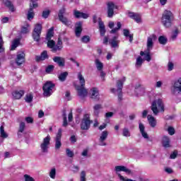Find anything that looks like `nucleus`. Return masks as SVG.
Masks as SVG:
<instances>
[{
	"label": "nucleus",
	"instance_id": "obj_1",
	"mask_svg": "<svg viewBox=\"0 0 181 181\" xmlns=\"http://www.w3.org/2000/svg\"><path fill=\"white\" fill-rule=\"evenodd\" d=\"M78 79L79 80V83L81 84L80 86H76V90L78 91V95L81 98H84V97H87L88 95V90L86 89V79L84 78V76H83V74L79 72L78 74Z\"/></svg>",
	"mask_w": 181,
	"mask_h": 181
},
{
	"label": "nucleus",
	"instance_id": "obj_52",
	"mask_svg": "<svg viewBox=\"0 0 181 181\" xmlns=\"http://www.w3.org/2000/svg\"><path fill=\"white\" fill-rule=\"evenodd\" d=\"M49 15H50V11L45 10L42 11V18H44L45 19H47V18H49Z\"/></svg>",
	"mask_w": 181,
	"mask_h": 181
},
{
	"label": "nucleus",
	"instance_id": "obj_25",
	"mask_svg": "<svg viewBox=\"0 0 181 181\" xmlns=\"http://www.w3.org/2000/svg\"><path fill=\"white\" fill-rule=\"evenodd\" d=\"M25 92L23 90H15L12 93L13 98L15 100H20L24 95Z\"/></svg>",
	"mask_w": 181,
	"mask_h": 181
},
{
	"label": "nucleus",
	"instance_id": "obj_45",
	"mask_svg": "<svg viewBox=\"0 0 181 181\" xmlns=\"http://www.w3.org/2000/svg\"><path fill=\"white\" fill-rule=\"evenodd\" d=\"M67 76H69V73H67V72L62 73L59 76V80H60V81H64L66 80Z\"/></svg>",
	"mask_w": 181,
	"mask_h": 181
},
{
	"label": "nucleus",
	"instance_id": "obj_53",
	"mask_svg": "<svg viewBox=\"0 0 181 181\" xmlns=\"http://www.w3.org/2000/svg\"><path fill=\"white\" fill-rule=\"evenodd\" d=\"M81 42L83 43H88L90 42V37L88 35H85L81 38Z\"/></svg>",
	"mask_w": 181,
	"mask_h": 181
},
{
	"label": "nucleus",
	"instance_id": "obj_21",
	"mask_svg": "<svg viewBox=\"0 0 181 181\" xmlns=\"http://www.w3.org/2000/svg\"><path fill=\"white\" fill-rule=\"evenodd\" d=\"M102 110H103V105L101 104L95 105L93 106V115H95V117H98Z\"/></svg>",
	"mask_w": 181,
	"mask_h": 181
},
{
	"label": "nucleus",
	"instance_id": "obj_30",
	"mask_svg": "<svg viewBox=\"0 0 181 181\" xmlns=\"http://www.w3.org/2000/svg\"><path fill=\"white\" fill-rule=\"evenodd\" d=\"M49 59V55L47 54V51L45 50L42 52L40 56L36 57L37 62H40Z\"/></svg>",
	"mask_w": 181,
	"mask_h": 181
},
{
	"label": "nucleus",
	"instance_id": "obj_51",
	"mask_svg": "<svg viewBox=\"0 0 181 181\" xmlns=\"http://www.w3.org/2000/svg\"><path fill=\"white\" fill-rule=\"evenodd\" d=\"M66 152L68 158H73L74 156V152L70 150V148H66Z\"/></svg>",
	"mask_w": 181,
	"mask_h": 181
},
{
	"label": "nucleus",
	"instance_id": "obj_54",
	"mask_svg": "<svg viewBox=\"0 0 181 181\" xmlns=\"http://www.w3.org/2000/svg\"><path fill=\"white\" fill-rule=\"evenodd\" d=\"M63 117H64V122H63L62 126L67 127L68 123H67V117H66V112H63Z\"/></svg>",
	"mask_w": 181,
	"mask_h": 181
},
{
	"label": "nucleus",
	"instance_id": "obj_39",
	"mask_svg": "<svg viewBox=\"0 0 181 181\" xmlns=\"http://www.w3.org/2000/svg\"><path fill=\"white\" fill-rule=\"evenodd\" d=\"M178 35H179V30L177 28H175L171 33L170 39H172L173 40H176V38L177 37Z\"/></svg>",
	"mask_w": 181,
	"mask_h": 181
},
{
	"label": "nucleus",
	"instance_id": "obj_4",
	"mask_svg": "<svg viewBox=\"0 0 181 181\" xmlns=\"http://www.w3.org/2000/svg\"><path fill=\"white\" fill-rule=\"evenodd\" d=\"M173 13L169 10L164 11L162 16V23L165 28H170L172 22H173Z\"/></svg>",
	"mask_w": 181,
	"mask_h": 181
},
{
	"label": "nucleus",
	"instance_id": "obj_38",
	"mask_svg": "<svg viewBox=\"0 0 181 181\" xmlns=\"http://www.w3.org/2000/svg\"><path fill=\"white\" fill-rule=\"evenodd\" d=\"M19 43H21V40L15 39L11 44V50H15V49L19 46Z\"/></svg>",
	"mask_w": 181,
	"mask_h": 181
},
{
	"label": "nucleus",
	"instance_id": "obj_41",
	"mask_svg": "<svg viewBox=\"0 0 181 181\" xmlns=\"http://www.w3.org/2000/svg\"><path fill=\"white\" fill-rule=\"evenodd\" d=\"M123 136H125L126 138H128L131 136V132H129V129L127 127H124L122 129V133Z\"/></svg>",
	"mask_w": 181,
	"mask_h": 181
},
{
	"label": "nucleus",
	"instance_id": "obj_28",
	"mask_svg": "<svg viewBox=\"0 0 181 181\" xmlns=\"http://www.w3.org/2000/svg\"><path fill=\"white\" fill-rule=\"evenodd\" d=\"M110 45H111L112 47H118V45H119V40H118V36H115L109 40Z\"/></svg>",
	"mask_w": 181,
	"mask_h": 181
},
{
	"label": "nucleus",
	"instance_id": "obj_5",
	"mask_svg": "<svg viewBox=\"0 0 181 181\" xmlns=\"http://www.w3.org/2000/svg\"><path fill=\"white\" fill-rule=\"evenodd\" d=\"M125 80H126L125 77H123L120 80L117 81V90H116L115 88L110 89L111 93H113V94H115V93H117L119 100H122V87L124 86V83H125Z\"/></svg>",
	"mask_w": 181,
	"mask_h": 181
},
{
	"label": "nucleus",
	"instance_id": "obj_22",
	"mask_svg": "<svg viewBox=\"0 0 181 181\" xmlns=\"http://www.w3.org/2000/svg\"><path fill=\"white\" fill-rule=\"evenodd\" d=\"M129 18H131L132 19H134L136 21L137 23H141V15L136 13H132L129 12L128 14Z\"/></svg>",
	"mask_w": 181,
	"mask_h": 181
},
{
	"label": "nucleus",
	"instance_id": "obj_24",
	"mask_svg": "<svg viewBox=\"0 0 181 181\" xmlns=\"http://www.w3.org/2000/svg\"><path fill=\"white\" fill-rule=\"evenodd\" d=\"M147 119L149 125L152 128H155L156 127V119L155 118V117H153L152 115H148L147 116Z\"/></svg>",
	"mask_w": 181,
	"mask_h": 181
},
{
	"label": "nucleus",
	"instance_id": "obj_27",
	"mask_svg": "<svg viewBox=\"0 0 181 181\" xmlns=\"http://www.w3.org/2000/svg\"><path fill=\"white\" fill-rule=\"evenodd\" d=\"M81 26H82L81 22H78L76 25L75 33L77 37H80L81 35V32H83V28H81Z\"/></svg>",
	"mask_w": 181,
	"mask_h": 181
},
{
	"label": "nucleus",
	"instance_id": "obj_44",
	"mask_svg": "<svg viewBox=\"0 0 181 181\" xmlns=\"http://www.w3.org/2000/svg\"><path fill=\"white\" fill-rule=\"evenodd\" d=\"M158 42L160 45H165L168 43V38L163 35H161L158 37Z\"/></svg>",
	"mask_w": 181,
	"mask_h": 181
},
{
	"label": "nucleus",
	"instance_id": "obj_11",
	"mask_svg": "<svg viewBox=\"0 0 181 181\" xmlns=\"http://www.w3.org/2000/svg\"><path fill=\"white\" fill-rule=\"evenodd\" d=\"M171 92L173 94H180L181 93V78H178L174 82L171 87Z\"/></svg>",
	"mask_w": 181,
	"mask_h": 181
},
{
	"label": "nucleus",
	"instance_id": "obj_26",
	"mask_svg": "<svg viewBox=\"0 0 181 181\" xmlns=\"http://www.w3.org/2000/svg\"><path fill=\"white\" fill-rule=\"evenodd\" d=\"M141 56L144 57V62H145V60L146 62H150L151 60H152V57H151V52H149L148 50L145 51V52H140Z\"/></svg>",
	"mask_w": 181,
	"mask_h": 181
},
{
	"label": "nucleus",
	"instance_id": "obj_23",
	"mask_svg": "<svg viewBox=\"0 0 181 181\" xmlns=\"http://www.w3.org/2000/svg\"><path fill=\"white\" fill-rule=\"evenodd\" d=\"M74 15L75 18H82L83 19H87L88 18V16H90L88 14H87L86 13L80 12L77 10H75L74 11Z\"/></svg>",
	"mask_w": 181,
	"mask_h": 181
},
{
	"label": "nucleus",
	"instance_id": "obj_17",
	"mask_svg": "<svg viewBox=\"0 0 181 181\" xmlns=\"http://www.w3.org/2000/svg\"><path fill=\"white\" fill-rule=\"evenodd\" d=\"M89 94L90 95V98H92L93 100H96V101H98V100H100V93L97 88H92L90 90Z\"/></svg>",
	"mask_w": 181,
	"mask_h": 181
},
{
	"label": "nucleus",
	"instance_id": "obj_8",
	"mask_svg": "<svg viewBox=\"0 0 181 181\" xmlns=\"http://www.w3.org/2000/svg\"><path fill=\"white\" fill-rule=\"evenodd\" d=\"M51 139L52 137H50V135L49 134L43 139L42 142L40 144L41 151L43 153H47L49 146H50Z\"/></svg>",
	"mask_w": 181,
	"mask_h": 181
},
{
	"label": "nucleus",
	"instance_id": "obj_29",
	"mask_svg": "<svg viewBox=\"0 0 181 181\" xmlns=\"http://www.w3.org/2000/svg\"><path fill=\"white\" fill-rule=\"evenodd\" d=\"M30 32V25L28 23H25L21 27V33L23 35H26V33H29Z\"/></svg>",
	"mask_w": 181,
	"mask_h": 181
},
{
	"label": "nucleus",
	"instance_id": "obj_57",
	"mask_svg": "<svg viewBox=\"0 0 181 181\" xmlns=\"http://www.w3.org/2000/svg\"><path fill=\"white\" fill-rule=\"evenodd\" d=\"M174 67H175V65L173 64V62H169L168 64V71H172V70H173Z\"/></svg>",
	"mask_w": 181,
	"mask_h": 181
},
{
	"label": "nucleus",
	"instance_id": "obj_20",
	"mask_svg": "<svg viewBox=\"0 0 181 181\" xmlns=\"http://www.w3.org/2000/svg\"><path fill=\"white\" fill-rule=\"evenodd\" d=\"M139 128L141 134V136H143L144 139H149V135H148V133L145 132V126H144L142 123H139Z\"/></svg>",
	"mask_w": 181,
	"mask_h": 181
},
{
	"label": "nucleus",
	"instance_id": "obj_61",
	"mask_svg": "<svg viewBox=\"0 0 181 181\" xmlns=\"http://www.w3.org/2000/svg\"><path fill=\"white\" fill-rule=\"evenodd\" d=\"M54 69V66L53 65H49L47 67L45 71L47 73H52Z\"/></svg>",
	"mask_w": 181,
	"mask_h": 181
},
{
	"label": "nucleus",
	"instance_id": "obj_31",
	"mask_svg": "<svg viewBox=\"0 0 181 181\" xmlns=\"http://www.w3.org/2000/svg\"><path fill=\"white\" fill-rule=\"evenodd\" d=\"M163 146L164 148H170V139L169 137L164 136L163 137Z\"/></svg>",
	"mask_w": 181,
	"mask_h": 181
},
{
	"label": "nucleus",
	"instance_id": "obj_7",
	"mask_svg": "<svg viewBox=\"0 0 181 181\" xmlns=\"http://www.w3.org/2000/svg\"><path fill=\"white\" fill-rule=\"evenodd\" d=\"M90 125H91V120L90 119V115L86 114L81 122V129L83 131H87L90 129Z\"/></svg>",
	"mask_w": 181,
	"mask_h": 181
},
{
	"label": "nucleus",
	"instance_id": "obj_60",
	"mask_svg": "<svg viewBox=\"0 0 181 181\" xmlns=\"http://www.w3.org/2000/svg\"><path fill=\"white\" fill-rule=\"evenodd\" d=\"M168 132L170 135H175V129L172 127H169L168 129Z\"/></svg>",
	"mask_w": 181,
	"mask_h": 181
},
{
	"label": "nucleus",
	"instance_id": "obj_46",
	"mask_svg": "<svg viewBox=\"0 0 181 181\" xmlns=\"http://www.w3.org/2000/svg\"><path fill=\"white\" fill-rule=\"evenodd\" d=\"M49 177L51 179H56V168H52L49 171Z\"/></svg>",
	"mask_w": 181,
	"mask_h": 181
},
{
	"label": "nucleus",
	"instance_id": "obj_10",
	"mask_svg": "<svg viewBox=\"0 0 181 181\" xmlns=\"http://www.w3.org/2000/svg\"><path fill=\"white\" fill-rule=\"evenodd\" d=\"M99 25V31L100 33V36H104L105 35V25H104V22L101 21L100 18H97V16H93V23Z\"/></svg>",
	"mask_w": 181,
	"mask_h": 181
},
{
	"label": "nucleus",
	"instance_id": "obj_56",
	"mask_svg": "<svg viewBox=\"0 0 181 181\" xmlns=\"http://www.w3.org/2000/svg\"><path fill=\"white\" fill-rule=\"evenodd\" d=\"M66 12V8H62L59 10V14H58V16H59V19L60 18H63L64 16H63V14Z\"/></svg>",
	"mask_w": 181,
	"mask_h": 181
},
{
	"label": "nucleus",
	"instance_id": "obj_55",
	"mask_svg": "<svg viewBox=\"0 0 181 181\" xmlns=\"http://www.w3.org/2000/svg\"><path fill=\"white\" fill-rule=\"evenodd\" d=\"M24 179L25 181H35V179L28 174L24 175Z\"/></svg>",
	"mask_w": 181,
	"mask_h": 181
},
{
	"label": "nucleus",
	"instance_id": "obj_12",
	"mask_svg": "<svg viewBox=\"0 0 181 181\" xmlns=\"http://www.w3.org/2000/svg\"><path fill=\"white\" fill-rule=\"evenodd\" d=\"M47 40V47L51 49V51L54 53H56V52H59L62 50L61 46H56V42L53 40Z\"/></svg>",
	"mask_w": 181,
	"mask_h": 181
},
{
	"label": "nucleus",
	"instance_id": "obj_9",
	"mask_svg": "<svg viewBox=\"0 0 181 181\" xmlns=\"http://www.w3.org/2000/svg\"><path fill=\"white\" fill-rule=\"evenodd\" d=\"M42 34V25L36 24L35 25L33 32V39L35 42H39L40 40V35Z\"/></svg>",
	"mask_w": 181,
	"mask_h": 181
},
{
	"label": "nucleus",
	"instance_id": "obj_48",
	"mask_svg": "<svg viewBox=\"0 0 181 181\" xmlns=\"http://www.w3.org/2000/svg\"><path fill=\"white\" fill-rule=\"evenodd\" d=\"M26 128V124L23 122H20L18 132H23Z\"/></svg>",
	"mask_w": 181,
	"mask_h": 181
},
{
	"label": "nucleus",
	"instance_id": "obj_15",
	"mask_svg": "<svg viewBox=\"0 0 181 181\" xmlns=\"http://www.w3.org/2000/svg\"><path fill=\"white\" fill-rule=\"evenodd\" d=\"M118 6L115 5L112 1L107 3V16L108 18H112L114 16V9H117Z\"/></svg>",
	"mask_w": 181,
	"mask_h": 181
},
{
	"label": "nucleus",
	"instance_id": "obj_35",
	"mask_svg": "<svg viewBox=\"0 0 181 181\" xmlns=\"http://www.w3.org/2000/svg\"><path fill=\"white\" fill-rule=\"evenodd\" d=\"M123 35L125 37H129L130 43H132V41L134 40V35L129 34V30H123Z\"/></svg>",
	"mask_w": 181,
	"mask_h": 181
},
{
	"label": "nucleus",
	"instance_id": "obj_47",
	"mask_svg": "<svg viewBox=\"0 0 181 181\" xmlns=\"http://www.w3.org/2000/svg\"><path fill=\"white\" fill-rule=\"evenodd\" d=\"M0 135H1V138H6L8 136V134H6V132H5L4 126H1V127H0Z\"/></svg>",
	"mask_w": 181,
	"mask_h": 181
},
{
	"label": "nucleus",
	"instance_id": "obj_59",
	"mask_svg": "<svg viewBox=\"0 0 181 181\" xmlns=\"http://www.w3.org/2000/svg\"><path fill=\"white\" fill-rule=\"evenodd\" d=\"M25 120L27 124H33V119L32 117H27L25 118Z\"/></svg>",
	"mask_w": 181,
	"mask_h": 181
},
{
	"label": "nucleus",
	"instance_id": "obj_2",
	"mask_svg": "<svg viewBox=\"0 0 181 181\" xmlns=\"http://www.w3.org/2000/svg\"><path fill=\"white\" fill-rule=\"evenodd\" d=\"M151 110L153 115H158L159 112H165V103L162 99L153 100L151 103Z\"/></svg>",
	"mask_w": 181,
	"mask_h": 181
},
{
	"label": "nucleus",
	"instance_id": "obj_16",
	"mask_svg": "<svg viewBox=\"0 0 181 181\" xmlns=\"http://www.w3.org/2000/svg\"><path fill=\"white\" fill-rule=\"evenodd\" d=\"M62 148V129L58 130L55 137V149L59 150Z\"/></svg>",
	"mask_w": 181,
	"mask_h": 181
},
{
	"label": "nucleus",
	"instance_id": "obj_49",
	"mask_svg": "<svg viewBox=\"0 0 181 181\" xmlns=\"http://www.w3.org/2000/svg\"><path fill=\"white\" fill-rule=\"evenodd\" d=\"M117 28H113L111 31L110 33H117V32H118V30H119V29H121V22H117Z\"/></svg>",
	"mask_w": 181,
	"mask_h": 181
},
{
	"label": "nucleus",
	"instance_id": "obj_6",
	"mask_svg": "<svg viewBox=\"0 0 181 181\" xmlns=\"http://www.w3.org/2000/svg\"><path fill=\"white\" fill-rule=\"evenodd\" d=\"M53 88H54V84L52 81H47L42 87L44 97H50L53 94Z\"/></svg>",
	"mask_w": 181,
	"mask_h": 181
},
{
	"label": "nucleus",
	"instance_id": "obj_50",
	"mask_svg": "<svg viewBox=\"0 0 181 181\" xmlns=\"http://www.w3.org/2000/svg\"><path fill=\"white\" fill-rule=\"evenodd\" d=\"M5 49L4 48V39L2 38V35L0 34V53H2Z\"/></svg>",
	"mask_w": 181,
	"mask_h": 181
},
{
	"label": "nucleus",
	"instance_id": "obj_37",
	"mask_svg": "<svg viewBox=\"0 0 181 181\" xmlns=\"http://www.w3.org/2000/svg\"><path fill=\"white\" fill-rule=\"evenodd\" d=\"M142 63H144V59L141 57H138L136 60V69H140L141 66H142Z\"/></svg>",
	"mask_w": 181,
	"mask_h": 181
},
{
	"label": "nucleus",
	"instance_id": "obj_58",
	"mask_svg": "<svg viewBox=\"0 0 181 181\" xmlns=\"http://www.w3.org/2000/svg\"><path fill=\"white\" fill-rule=\"evenodd\" d=\"M100 71V78L102 79V81H105V76H106V74L105 72H104V71Z\"/></svg>",
	"mask_w": 181,
	"mask_h": 181
},
{
	"label": "nucleus",
	"instance_id": "obj_42",
	"mask_svg": "<svg viewBox=\"0 0 181 181\" xmlns=\"http://www.w3.org/2000/svg\"><path fill=\"white\" fill-rule=\"evenodd\" d=\"M25 103H32L33 101V93H28L25 95Z\"/></svg>",
	"mask_w": 181,
	"mask_h": 181
},
{
	"label": "nucleus",
	"instance_id": "obj_43",
	"mask_svg": "<svg viewBox=\"0 0 181 181\" xmlns=\"http://www.w3.org/2000/svg\"><path fill=\"white\" fill-rule=\"evenodd\" d=\"M53 28H51L49 30H48L46 37L47 40H51L52 37H53Z\"/></svg>",
	"mask_w": 181,
	"mask_h": 181
},
{
	"label": "nucleus",
	"instance_id": "obj_18",
	"mask_svg": "<svg viewBox=\"0 0 181 181\" xmlns=\"http://www.w3.org/2000/svg\"><path fill=\"white\" fill-rule=\"evenodd\" d=\"M153 40H156V35H152L147 38V50L151 52L153 47Z\"/></svg>",
	"mask_w": 181,
	"mask_h": 181
},
{
	"label": "nucleus",
	"instance_id": "obj_34",
	"mask_svg": "<svg viewBox=\"0 0 181 181\" xmlns=\"http://www.w3.org/2000/svg\"><path fill=\"white\" fill-rule=\"evenodd\" d=\"M60 22H62L65 26H70L71 25V21H70L69 18L66 17H61L59 18Z\"/></svg>",
	"mask_w": 181,
	"mask_h": 181
},
{
	"label": "nucleus",
	"instance_id": "obj_63",
	"mask_svg": "<svg viewBox=\"0 0 181 181\" xmlns=\"http://www.w3.org/2000/svg\"><path fill=\"white\" fill-rule=\"evenodd\" d=\"M71 170H72V172H74V173H77V172H78V170H80V168L77 165H74L71 168Z\"/></svg>",
	"mask_w": 181,
	"mask_h": 181
},
{
	"label": "nucleus",
	"instance_id": "obj_62",
	"mask_svg": "<svg viewBox=\"0 0 181 181\" xmlns=\"http://www.w3.org/2000/svg\"><path fill=\"white\" fill-rule=\"evenodd\" d=\"M105 118H112V117H114V112H106L105 115Z\"/></svg>",
	"mask_w": 181,
	"mask_h": 181
},
{
	"label": "nucleus",
	"instance_id": "obj_32",
	"mask_svg": "<svg viewBox=\"0 0 181 181\" xmlns=\"http://www.w3.org/2000/svg\"><path fill=\"white\" fill-rule=\"evenodd\" d=\"M4 4L7 6V8H8L9 11L15 12V7L13 6V4H12V2L9 0H4Z\"/></svg>",
	"mask_w": 181,
	"mask_h": 181
},
{
	"label": "nucleus",
	"instance_id": "obj_3",
	"mask_svg": "<svg viewBox=\"0 0 181 181\" xmlns=\"http://www.w3.org/2000/svg\"><path fill=\"white\" fill-rule=\"evenodd\" d=\"M115 172L121 181H136L127 177H124L121 175L120 172H124V173L127 175H132V171L124 165H116L115 167Z\"/></svg>",
	"mask_w": 181,
	"mask_h": 181
},
{
	"label": "nucleus",
	"instance_id": "obj_33",
	"mask_svg": "<svg viewBox=\"0 0 181 181\" xmlns=\"http://www.w3.org/2000/svg\"><path fill=\"white\" fill-rule=\"evenodd\" d=\"M95 64L98 71H101L104 69V64L100 59H95Z\"/></svg>",
	"mask_w": 181,
	"mask_h": 181
},
{
	"label": "nucleus",
	"instance_id": "obj_36",
	"mask_svg": "<svg viewBox=\"0 0 181 181\" xmlns=\"http://www.w3.org/2000/svg\"><path fill=\"white\" fill-rule=\"evenodd\" d=\"M27 18L28 21H32V19L35 18V11H33V8H29Z\"/></svg>",
	"mask_w": 181,
	"mask_h": 181
},
{
	"label": "nucleus",
	"instance_id": "obj_14",
	"mask_svg": "<svg viewBox=\"0 0 181 181\" xmlns=\"http://www.w3.org/2000/svg\"><path fill=\"white\" fill-rule=\"evenodd\" d=\"M109 133L107 131H103L101 132L99 138V145L100 146H105L107 143H105L106 139L108 138Z\"/></svg>",
	"mask_w": 181,
	"mask_h": 181
},
{
	"label": "nucleus",
	"instance_id": "obj_13",
	"mask_svg": "<svg viewBox=\"0 0 181 181\" xmlns=\"http://www.w3.org/2000/svg\"><path fill=\"white\" fill-rule=\"evenodd\" d=\"M16 63L17 66H22L25 63V52L23 51H19L17 53Z\"/></svg>",
	"mask_w": 181,
	"mask_h": 181
},
{
	"label": "nucleus",
	"instance_id": "obj_40",
	"mask_svg": "<svg viewBox=\"0 0 181 181\" xmlns=\"http://www.w3.org/2000/svg\"><path fill=\"white\" fill-rule=\"evenodd\" d=\"M30 8L36 9V8L39 6V4H37V1L39 0H30Z\"/></svg>",
	"mask_w": 181,
	"mask_h": 181
},
{
	"label": "nucleus",
	"instance_id": "obj_64",
	"mask_svg": "<svg viewBox=\"0 0 181 181\" xmlns=\"http://www.w3.org/2000/svg\"><path fill=\"white\" fill-rule=\"evenodd\" d=\"M81 181H86V171H81Z\"/></svg>",
	"mask_w": 181,
	"mask_h": 181
},
{
	"label": "nucleus",
	"instance_id": "obj_19",
	"mask_svg": "<svg viewBox=\"0 0 181 181\" xmlns=\"http://www.w3.org/2000/svg\"><path fill=\"white\" fill-rule=\"evenodd\" d=\"M53 61L54 62V63H57L58 66H59V67L64 66V64L66 63V59L61 57H54Z\"/></svg>",
	"mask_w": 181,
	"mask_h": 181
}]
</instances>
